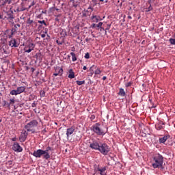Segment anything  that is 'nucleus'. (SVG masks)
<instances>
[{
  "label": "nucleus",
  "mask_w": 175,
  "mask_h": 175,
  "mask_svg": "<svg viewBox=\"0 0 175 175\" xmlns=\"http://www.w3.org/2000/svg\"><path fill=\"white\" fill-rule=\"evenodd\" d=\"M153 159L154 162L152 163V166L154 169H159L160 167H162V165H163V157H162V155L157 154Z\"/></svg>",
  "instance_id": "1"
},
{
  "label": "nucleus",
  "mask_w": 175,
  "mask_h": 175,
  "mask_svg": "<svg viewBox=\"0 0 175 175\" xmlns=\"http://www.w3.org/2000/svg\"><path fill=\"white\" fill-rule=\"evenodd\" d=\"M92 131H93L94 133H96V135H98V136H105L106 133H107V131H105L103 129L100 128V123H96L92 126Z\"/></svg>",
  "instance_id": "2"
},
{
  "label": "nucleus",
  "mask_w": 175,
  "mask_h": 175,
  "mask_svg": "<svg viewBox=\"0 0 175 175\" xmlns=\"http://www.w3.org/2000/svg\"><path fill=\"white\" fill-rule=\"evenodd\" d=\"M38 121L36 120H31L30 122L27 123L25 126V129L27 132H31V133H35V128L38 126Z\"/></svg>",
  "instance_id": "3"
},
{
  "label": "nucleus",
  "mask_w": 175,
  "mask_h": 175,
  "mask_svg": "<svg viewBox=\"0 0 175 175\" xmlns=\"http://www.w3.org/2000/svg\"><path fill=\"white\" fill-rule=\"evenodd\" d=\"M110 149L109 148V146L106 144H100L98 148V151L101 153L107 154Z\"/></svg>",
  "instance_id": "4"
},
{
  "label": "nucleus",
  "mask_w": 175,
  "mask_h": 175,
  "mask_svg": "<svg viewBox=\"0 0 175 175\" xmlns=\"http://www.w3.org/2000/svg\"><path fill=\"white\" fill-rule=\"evenodd\" d=\"M94 77H98V75L102 73V70H100V68L95 65L92 66L90 68V72H94Z\"/></svg>",
  "instance_id": "5"
},
{
  "label": "nucleus",
  "mask_w": 175,
  "mask_h": 175,
  "mask_svg": "<svg viewBox=\"0 0 175 175\" xmlns=\"http://www.w3.org/2000/svg\"><path fill=\"white\" fill-rule=\"evenodd\" d=\"M33 49H35V44H33V42H30L29 44H27V45H25V48H24V51L25 53H31V51H33Z\"/></svg>",
  "instance_id": "6"
},
{
  "label": "nucleus",
  "mask_w": 175,
  "mask_h": 175,
  "mask_svg": "<svg viewBox=\"0 0 175 175\" xmlns=\"http://www.w3.org/2000/svg\"><path fill=\"white\" fill-rule=\"evenodd\" d=\"M54 148L48 146L45 150H38L36 152H34L33 154H49V152H53Z\"/></svg>",
  "instance_id": "7"
},
{
  "label": "nucleus",
  "mask_w": 175,
  "mask_h": 175,
  "mask_svg": "<svg viewBox=\"0 0 175 175\" xmlns=\"http://www.w3.org/2000/svg\"><path fill=\"white\" fill-rule=\"evenodd\" d=\"M27 137H28V133L27 131L23 130L19 137L21 143H24L27 140Z\"/></svg>",
  "instance_id": "8"
},
{
  "label": "nucleus",
  "mask_w": 175,
  "mask_h": 175,
  "mask_svg": "<svg viewBox=\"0 0 175 175\" xmlns=\"http://www.w3.org/2000/svg\"><path fill=\"white\" fill-rule=\"evenodd\" d=\"M12 150L16 152H21L23 148L17 142H14L12 146Z\"/></svg>",
  "instance_id": "9"
},
{
  "label": "nucleus",
  "mask_w": 175,
  "mask_h": 175,
  "mask_svg": "<svg viewBox=\"0 0 175 175\" xmlns=\"http://www.w3.org/2000/svg\"><path fill=\"white\" fill-rule=\"evenodd\" d=\"M99 143L96 141H93L92 143L90 144V148L92 150H99Z\"/></svg>",
  "instance_id": "10"
},
{
  "label": "nucleus",
  "mask_w": 175,
  "mask_h": 175,
  "mask_svg": "<svg viewBox=\"0 0 175 175\" xmlns=\"http://www.w3.org/2000/svg\"><path fill=\"white\" fill-rule=\"evenodd\" d=\"M155 128L157 131H161L165 129V122L160 121L155 124Z\"/></svg>",
  "instance_id": "11"
},
{
  "label": "nucleus",
  "mask_w": 175,
  "mask_h": 175,
  "mask_svg": "<svg viewBox=\"0 0 175 175\" xmlns=\"http://www.w3.org/2000/svg\"><path fill=\"white\" fill-rule=\"evenodd\" d=\"M169 139H170V135H165L163 137H160L159 139V142L160 143V144H165V143H166V141L169 140Z\"/></svg>",
  "instance_id": "12"
},
{
  "label": "nucleus",
  "mask_w": 175,
  "mask_h": 175,
  "mask_svg": "<svg viewBox=\"0 0 175 175\" xmlns=\"http://www.w3.org/2000/svg\"><path fill=\"white\" fill-rule=\"evenodd\" d=\"M64 73V69H62V68L57 67L55 69V72L53 74V76H62Z\"/></svg>",
  "instance_id": "13"
},
{
  "label": "nucleus",
  "mask_w": 175,
  "mask_h": 175,
  "mask_svg": "<svg viewBox=\"0 0 175 175\" xmlns=\"http://www.w3.org/2000/svg\"><path fill=\"white\" fill-rule=\"evenodd\" d=\"M91 20L93 23H99V21H102V18L98 15L93 14L91 16Z\"/></svg>",
  "instance_id": "14"
},
{
  "label": "nucleus",
  "mask_w": 175,
  "mask_h": 175,
  "mask_svg": "<svg viewBox=\"0 0 175 175\" xmlns=\"http://www.w3.org/2000/svg\"><path fill=\"white\" fill-rule=\"evenodd\" d=\"M75 130V126H71V127H69L68 129H67V130H66L67 137H69V136H70V135H73Z\"/></svg>",
  "instance_id": "15"
},
{
  "label": "nucleus",
  "mask_w": 175,
  "mask_h": 175,
  "mask_svg": "<svg viewBox=\"0 0 175 175\" xmlns=\"http://www.w3.org/2000/svg\"><path fill=\"white\" fill-rule=\"evenodd\" d=\"M6 3L10 5V3H12V0H0V8H5Z\"/></svg>",
  "instance_id": "16"
},
{
  "label": "nucleus",
  "mask_w": 175,
  "mask_h": 175,
  "mask_svg": "<svg viewBox=\"0 0 175 175\" xmlns=\"http://www.w3.org/2000/svg\"><path fill=\"white\" fill-rule=\"evenodd\" d=\"M24 10H27V8L24 7V3H21V5H19L14 12L19 13V12H24Z\"/></svg>",
  "instance_id": "17"
},
{
  "label": "nucleus",
  "mask_w": 175,
  "mask_h": 175,
  "mask_svg": "<svg viewBox=\"0 0 175 175\" xmlns=\"http://www.w3.org/2000/svg\"><path fill=\"white\" fill-rule=\"evenodd\" d=\"M7 14V20H13L14 18V16L13 15V11L10 10L6 12Z\"/></svg>",
  "instance_id": "18"
},
{
  "label": "nucleus",
  "mask_w": 175,
  "mask_h": 175,
  "mask_svg": "<svg viewBox=\"0 0 175 175\" xmlns=\"http://www.w3.org/2000/svg\"><path fill=\"white\" fill-rule=\"evenodd\" d=\"M10 46H11L12 47H18L17 40L16 39L12 38V40L10 41Z\"/></svg>",
  "instance_id": "19"
},
{
  "label": "nucleus",
  "mask_w": 175,
  "mask_h": 175,
  "mask_svg": "<svg viewBox=\"0 0 175 175\" xmlns=\"http://www.w3.org/2000/svg\"><path fill=\"white\" fill-rule=\"evenodd\" d=\"M16 91H17L18 95H20V94H23V92H24V91H25V86L18 87L16 89Z\"/></svg>",
  "instance_id": "20"
},
{
  "label": "nucleus",
  "mask_w": 175,
  "mask_h": 175,
  "mask_svg": "<svg viewBox=\"0 0 175 175\" xmlns=\"http://www.w3.org/2000/svg\"><path fill=\"white\" fill-rule=\"evenodd\" d=\"M68 79H75V72L73 71V69H70L68 71Z\"/></svg>",
  "instance_id": "21"
},
{
  "label": "nucleus",
  "mask_w": 175,
  "mask_h": 175,
  "mask_svg": "<svg viewBox=\"0 0 175 175\" xmlns=\"http://www.w3.org/2000/svg\"><path fill=\"white\" fill-rule=\"evenodd\" d=\"M118 95H120V96H126V93H125V90H124V89L120 88L119 90Z\"/></svg>",
  "instance_id": "22"
},
{
  "label": "nucleus",
  "mask_w": 175,
  "mask_h": 175,
  "mask_svg": "<svg viewBox=\"0 0 175 175\" xmlns=\"http://www.w3.org/2000/svg\"><path fill=\"white\" fill-rule=\"evenodd\" d=\"M98 170L100 172V175H106V173H105V172H106V167L103 168H98Z\"/></svg>",
  "instance_id": "23"
},
{
  "label": "nucleus",
  "mask_w": 175,
  "mask_h": 175,
  "mask_svg": "<svg viewBox=\"0 0 175 175\" xmlns=\"http://www.w3.org/2000/svg\"><path fill=\"white\" fill-rule=\"evenodd\" d=\"M92 12H94V8H92L91 6H90L86 10V12L88 13V16H90Z\"/></svg>",
  "instance_id": "24"
},
{
  "label": "nucleus",
  "mask_w": 175,
  "mask_h": 175,
  "mask_svg": "<svg viewBox=\"0 0 175 175\" xmlns=\"http://www.w3.org/2000/svg\"><path fill=\"white\" fill-rule=\"evenodd\" d=\"M70 55L72 57V62H75L77 61V57H76V54H75V53L71 52Z\"/></svg>",
  "instance_id": "25"
},
{
  "label": "nucleus",
  "mask_w": 175,
  "mask_h": 175,
  "mask_svg": "<svg viewBox=\"0 0 175 175\" xmlns=\"http://www.w3.org/2000/svg\"><path fill=\"white\" fill-rule=\"evenodd\" d=\"M3 106L4 107H10V104H9V103L8 101L4 100V101H3Z\"/></svg>",
  "instance_id": "26"
},
{
  "label": "nucleus",
  "mask_w": 175,
  "mask_h": 175,
  "mask_svg": "<svg viewBox=\"0 0 175 175\" xmlns=\"http://www.w3.org/2000/svg\"><path fill=\"white\" fill-rule=\"evenodd\" d=\"M27 24H29V25H31V24H36V23L33 22V20H31V18H29L27 21Z\"/></svg>",
  "instance_id": "27"
},
{
  "label": "nucleus",
  "mask_w": 175,
  "mask_h": 175,
  "mask_svg": "<svg viewBox=\"0 0 175 175\" xmlns=\"http://www.w3.org/2000/svg\"><path fill=\"white\" fill-rule=\"evenodd\" d=\"M10 95H15V96H17L18 95V93L17 92V90H12L10 92Z\"/></svg>",
  "instance_id": "28"
},
{
  "label": "nucleus",
  "mask_w": 175,
  "mask_h": 175,
  "mask_svg": "<svg viewBox=\"0 0 175 175\" xmlns=\"http://www.w3.org/2000/svg\"><path fill=\"white\" fill-rule=\"evenodd\" d=\"M76 83L77 85H83V84H85V81H77Z\"/></svg>",
  "instance_id": "29"
},
{
  "label": "nucleus",
  "mask_w": 175,
  "mask_h": 175,
  "mask_svg": "<svg viewBox=\"0 0 175 175\" xmlns=\"http://www.w3.org/2000/svg\"><path fill=\"white\" fill-rule=\"evenodd\" d=\"M14 103H16V100L14 99V98H11V99L10 100V103H9L10 106L11 105H13Z\"/></svg>",
  "instance_id": "30"
},
{
  "label": "nucleus",
  "mask_w": 175,
  "mask_h": 175,
  "mask_svg": "<svg viewBox=\"0 0 175 175\" xmlns=\"http://www.w3.org/2000/svg\"><path fill=\"white\" fill-rule=\"evenodd\" d=\"M38 23L39 24H43L44 25H45V27H47V23H46V21H38Z\"/></svg>",
  "instance_id": "31"
},
{
  "label": "nucleus",
  "mask_w": 175,
  "mask_h": 175,
  "mask_svg": "<svg viewBox=\"0 0 175 175\" xmlns=\"http://www.w3.org/2000/svg\"><path fill=\"white\" fill-rule=\"evenodd\" d=\"M149 102L152 105V106L150 107L151 109H154V108L157 107V105H154V103H152V100H149Z\"/></svg>",
  "instance_id": "32"
},
{
  "label": "nucleus",
  "mask_w": 175,
  "mask_h": 175,
  "mask_svg": "<svg viewBox=\"0 0 175 175\" xmlns=\"http://www.w3.org/2000/svg\"><path fill=\"white\" fill-rule=\"evenodd\" d=\"M151 10H152V6L151 5H150L149 7L148 8H146V12H151Z\"/></svg>",
  "instance_id": "33"
},
{
  "label": "nucleus",
  "mask_w": 175,
  "mask_h": 175,
  "mask_svg": "<svg viewBox=\"0 0 175 175\" xmlns=\"http://www.w3.org/2000/svg\"><path fill=\"white\" fill-rule=\"evenodd\" d=\"M42 155V154H33V157H36V158H40Z\"/></svg>",
  "instance_id": "34"
},
{
  "label": "nucleus",
  "mask_w": 175,
  "mask_h": 175,
  "mask_svg": "<svg viewBox=\"0 0 175 175\" xmlns=\"http://www.w3.org/2000/svg\"><path fill=\"white\" fill-rule=\"evenodd\" d=\"M102 25H103V23L100 22L96 25L97 28H102Z\"/></svg>",
  "instance_id": "35"
},
{
  "label": "nucleus",
  "mask_w": 175,
  "mask_h": 175,
  "mask_svg": "<svg viewBox=\"0 0 175 175\" xmlns=\"http://www.w3.org/2000/svg\"><path fill=\"white\" fill-rule=\"evenodd\" d=\"M170 42L171 44H175V39L174 38H170Z\"/></svg>",
  "instance_id": "36"
},
{
  "label": "nucleus",
  "mask_w": 175,
  "mask_h": 175,
  "mask_svg": "<svg viewBox=\"0 0 175 175\" xmlns=\"http://www.w3.org/2000/svg\"><path fill=\"white\" fill-rule=\"evenodd\" d=\"M43 157H44L45 159H49L50 158V154H44V155H43Z\"/></svg>",
  "instance_id": "37"
},
{
  "label": "nucleus",
  "mask_w": 175,
  "mask_h": 175,
  "mask_svg": "<svg viewBox=\"0 0 175 175\" xmlns=\"http://www.w3.org/2000/svg\"><path fill=\"white\" fill-rule=\"evenodd\" d=\"M89 117L91 121H94V120H95V115H90Z\"/></svg>",
  "instance_id": "38"
},
{
  "label": "nucleus",
  "mask_w": 175,
  "mask_h": 175,
  "mask_svg": "<svg viewBox=\"0 0 175 175\" xmlns=\"http://www.w3.org/2000/svg\"><path fill=\"white\" fill-rule=\"evenodd\" d=\"M85 58L86 59H90V53H85Z\"/></svg>",
  "instance_id": "39"
},
{
  "label": "nucleus",
  "mask_w": 175,
  "mask_h": 175,
  "mask_svg": "<svg viewBox=\"0 0 175 175\" xmlns=\"http://www.w3.org/2000/svg\"><path fill=\"white\" fill-rule=\"evenodd\" d=\"M167 146H173V142L168 141L167 144H165Z\"/></svg>",
  "instance_id": "40"
},
{
  "label": "nucleus",
  "mask_w": 175,
  "mask_h": 175,
  "mask_svg": "<svg viewBox=\"0 0 175 175\" xmlns=\"http://www.w3.org/2000/svg\"><path fill=\"white\" fill-rule=\"evenodd\" d=\"M35 3H36L35 1H32L31 5L29 6L28 9H31V8H32V6H34Z\"/></svg>",
  "instance_id": "41"
},
{
  "label": "nucleus",
  "mask_w": 175,
  "mask_h": 175,
  "mask_svg": "<svg viewBox=\"0 0 175 175\" xmlns=\"http://www.w3.org/2000/svg\"><path fill=\"white\" fill-rule=\"evenodd\" d=\"M148 3H149V5H151L152 3H154V2H155V0H148Z\"/></svg>",
  "instance_id": "42"
},
{
  "label": "nucleus",
  "mask_w": 175,
  "mask_h": 175,
  "mask_svg": "<svg viewBox=\"0 0 175 175\" xmlns=\"http://www.w3.org/2000/svg\"><path fill=\"white\" fill-rule=\"evenodd\" d=\"M126 87H131V85H132V83L131 82H128L127 83H126Z\"/></svg>",
  "instance_id": "43"
},
{
  "label": "nucleus",
  "mask_w": 175,
  "mask_h": 175,
  "mask_svg": "<svg viewBox=\"0 0 175 175\" xmlns=\"http://www.w3.org/2000/svg\"><path fill=\"white\" fill-rule=\"evenodd\" d=\"M17 31V29H12V31H11V33H12V35H13L14 33V32H16Z\"/></svg>",
  "instance_id": "44"
},
{
  "label": "nucleus",
  "mask_w": 175,
  "mask_h": 175,
  "mask_svg": "<svg viewBox=\"0 0 175 175\" xmlns=\"http://www.w3.org/2000/svg\"><path fill=\"white\" fill-rule=\"evenodd\" d=\"M17 31V29H12V31H11V33H12V35H13L14 33V32H16Z\"/></svg>",
  "instance_id": "45"
},
{
  "label": "nucleus",
  "mask_w": 175,
  "mask_h": 175,
  "mask_svg": "<svg viewBox=\"0 0 175 175\" xmlns=\"http://www.w3.org/2000/svg\"><path fill=\"white\" fill-rule=\"evenodd\" d=\"M62 33H63L64 35H65V36H68V33H66V31H65V30H63V31H62Z\"/></svg>",
  "instance_id": "46"
},
{
  "label": "nucleus",
  "mask_w": 175,
  "mask_h": 175,
  "mask_svg": "<svg viewBox=\"0 0 175 175\" xmlns=\"http://www.w3.org/2000/svg\"><path fill=\"white\" fill-rule=\"evenodd\" d=\"M31 107H36V104L35 103V102H33V103L31 104Z\"/></svg>",
  "instance_id": "47"
},
{
  "label": "nucleus",
  "mask_w": 175,
  "mask_h": 175,
  "mask_svg": "<svg viewBox=\"0 0 175 175\" xmlns=\"http://www.w3.org/2000/svg\"><path fill=\"white\" fill-rule=\"evenodd\" d=\"M12 142H16V140H17L16 137H13L11 139Z\"/></svg>",
  "instance_id": "48"
},
{
  "label": "nucleus",
  "mask_w": 175,
  "mask_h": 175,
  "mask_svg": "<svg viewBox=\"0 0 175 175\" xmlns=\"http://www.w3.org/2000/svg\"><path fill=\"white\" fill-rule=\"evenodd\" d=\"M94 71H91V72H90L91 77H92V76H94Z\"/></svg>",
  "instance_id": "49"
},
{
  "label": "nucleus",
  "mask_w": 175,
  "mask_h": 175,
  "mask_svg": "<svg viewBox=\"0 0 175 175\" xmlns=\"http://www.w3.org/2000/svg\"><path fill=\"white\" fill-rule=\"evenodd\" d=\"M56 42H57V44H59V45L62 44V42H59V41H58V40H57Z\"/></svg>",
  "instance_id": "50"
},
{
  "label": "nucleus",
  "mask_w": 175,
  "mask_h": 175,
  "mask_svg": "<svg viewBox=\"0 0 175 175\" xmlns=\"http://www.w3.org/2000/svg\"><path fill=\"white\" fill-rule=\"evenodd\" d=\"M95 27H96V25L95 23H93L92 25V28H95Z\"/></svg>",
  "instance_id": "51"
},
{
  "label": "nucleus",
  "mask_w": 175,
  "mask_h": 175,
  "mask_svg": "<svg viewBox=\"0 0 175 175\" xmlns=\"http://www.w3.org/2000/svg\"><path fill=\"white\" fill-rule=\"evenodd\" d=\"M46 132H47V131H46V129H44L42 131V133H46Z\"/></svg>",
  "instance_id": "52"
},
{
  "label": "nucleus",
  "mask_w": 175,
  "mask_h": 175,
  "mask_svg": "<svg viewBox=\"0 0 175 175\" xmlns=\"http://www.w3.org/2000/svg\"><path fill=\"white\" fill-rule=\"evenodd\" d=\"M41 38H46V34H44V33L42 34Z\"/></svg>",
  "instance_id": "53"
},
{
  "label": "nucleus",
  "mask_w": 175,
  "mask_h": 175,
  "mask_svg": "<svg viewBox=\"0 0 175 175\" xmlns=\"http://www.w3.org/2000/svg\"><path fill=\"white\" fill-rule=\"evenodd\" d=\"M107 79V77H106V76H104L103 77V80L105 81V80H106Z\"/></svg>",
  "instance_id": "54"
},
{
  "label": "nucleus",
  "mask_w": 175,
  "mask_h": 175,
  "mask_svg": "<svg viewBox=\"0 0 175 175\" xmlns=\"http://www.w3.org/2000/svg\"><path fill=\"white\" fill-rule=\"evenodd\" d=\"M13 36V35H12V33H11V35H8V38L9 39H12V37Z\"/></svg>",
  "instance_id": "55"
},
{
  "label": "nucleus",
  "mask_w": 175,
  "mask_h": 175,
  "mask_svg": "<svg viewBox=\"0 0 175 175\" xmlns=\"http://www.w3.org/2000/svg\"><path fill=\"white\" fill-rule=\"evenodd\" d=\"M83 70H87V66H84L83 67Z\"/></svg>",
  "instance_id": "56"
},
{
  "label": "nucleus",
  "mask_w": 175,
  "mask_h": 175,
  "mask_svg": "<svg viewBox=\"0 0 175 175\" xmlns=\"http://www.w3.org/2000/svg\"><path fill=\"white\" fill-rule=\"evenodd\" d=\"M55 21H59V19L58 18V17L55 18Z\"/></svg>",
  "instance_id": "57"
},
{
  "label": "nucleus",
  "mask_w": 175,
  "mask_h": 175,
  "mask_svg": "<svg viewBox=\"0 0 175 175\" xmlns=\"http://www.w3.org/2000/svg\"><path fill=\"white\" fill-rule=\"evenodd\" d=\"M83 17H87V14H83Z\"/></svg>",
  "instance_id": "58"
},
{
  "label": "nucleus",
  "mask_w": 175,
  "mask_h": 175,
  "mask_svg": "<svg viewBox=\"0 0 175 175\" xmlns=\"http://www.w3.org/2000/svg\"><path fill=\"white\" fill-rule=\"evenodd\" d=\"M42 17V14L38 16V18H40Z\"/></svg>",
  "instance_id": "59"
},
{
  "label": "nucleus",
  "mask_w": 175,
  "mask_h": 175,
  "mask_svg": "<svg viewBox=\"0 0 175 175\" xmlns=\"http://www.w3.org/2000/svg\"><path fill=\"white\" fill-rule=\"evenodd\" d=\"M128 18H129L130 20H132V16H128Z\"/></svg>",
  "instance_id": "60"
},
{
  "label": "nucleus",
  "mask_w": 175,
  "mask_h": 175,
  "mask_svg": "<svg viewBox=\"0 0 175 175\" xmlns=\"http://www.w3.org/2000/svg\"><path fill=\"white\" fill-rule=\"evenodd\" d=\"M16 25V27H21L20 24H16V25Z\"/></svg>",
  "instance_id": "61"
},
{
  "label": "nucleus",
  "mask_w": 175,
  "mask_h": 175,
  "mask_svg": "<svg viewBox=\"0 0 175 175\" xmlns=\"http://www.w3.org/2000/svg\"><path fill=\"white\" fill-rule=\"evenodd\" d=\"M14 29H17V25H14Z\"/></svg>",
  "instance_id": "62"
},
{
  "label": "nucleus",
  "mask_w": 175,
  "mask_h": 175,
  "mask_svg": "<svg viewBox=\"0 0 175 175\" xmlns=\"http://www.w3.org/2000/svg\"><path fill=\"white\" fill-rule=\"evenodd\" d=\"M3 16L0 14V20L2 19Z\"/></svg>",
  "instance_id": "63"
},
{
  "label": "nucleus",
  "mask_w": 175,
  "mask_h": 175,
  "mask_svg": "<svg viewBox=\"0 0 175 175\" xmlns=\"http://www.w3.org/2000/svg\"><path fill=\"white\" fill-rule=\"evenodd\" d=\"M106 29H110V26L106 28Z\"/></svg>",
  "instance_id": "64"
}]
</instances>
